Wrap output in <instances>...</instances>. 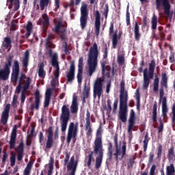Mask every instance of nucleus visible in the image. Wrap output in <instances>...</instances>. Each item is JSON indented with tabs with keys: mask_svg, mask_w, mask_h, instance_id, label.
Here are the masks:
<instances>
[{
	"mask_svg": "<svg viewBox=\"0 0 175 175\" xmlns=\"http://www.w3.org/2000/svg\"><path fill=\"white\" fill-rule=\"evenodd\" d=\"M164 8V12L167 14V17L172 18L173 14H170V4L169 3V0H156V8L157 10L161 9V6Z\"/></svg>",
	"mask_w": 175,
	"mask_h": 175,
	"instance_id": "obj_12",
	"label": "nucleus"
},
{
	"mask_svg": "<svg viewBox=\"0 0 175 175\" xmlns=\"http://www.w3.org/2000/svg\"><path fill=\"white\" fill-rule=\"evenodd\" d=\"M55 39V37L53 34H49L45 40V47L47 49L49 57H51V65L53 68H55V70L53 71L55 79L51 82L52 87H55V81L58 80L59 77V63L58 62V55L57 53L53 54V49L55 48V45L53 43V40Z\"/></svg>",
	"mask_w": 175,
	"mask_h": 175,
	"instance_id": "obj_1",
	"label": "nucleus"
},
{
	"mask_svg": "<svg viewBox=\"0 0 175 175\" xmlns=\"http://www.w3.org/2000/svg\"><path fill=\"white\" fill-rule=\"evenodd\" d=\"M107 157H109V161H112L113 159V144L109 142L108 144V151L107 153Z\"/></svg>",
	"mask_w": 175,
	"mask_h": 175,
	"instance_id": "obj_40",
	"label": "nucleus"
},
{
	"mask_svg": "<svg viewBox=\"0 0 175 175\" xmlns=\"http://www.w3.org/2000/svg\"><path fill=\"white\" fill-rule=\"evenodd\" d=\"M35 102L34 104H31L30 105L31 111H33V110H39L40 105V92L38 90L35 92Z\"/></svg>",
	"mask_w": 175,
	"mask_h": 175,
	"instance_id": "obj_21",
	"label": "nucleus"
},
{
	"mask_svg": "<svg viewBox=\"0 0 175 175\" xmlns=\"http://www.w3.org/2000/svg\"><path fill=\"white\" fill-rule=\"evenodd\" d=\"M76 66H75V60L70 62V69L66 72L67 83H72L75 80V72Z\"/></svg>",
	"mask_w": 175,
	"mask_h": 175,
	"instance_id": "obj_18",
	"label": "nucleus"
},
{
	"mask_svg": "<svg viewBox=\"0 0 175 175\" xmlns=\"http://www.w3.org/2000/svg\"><path fill=\"white\" fill-rule=\"evenodd\" d=\"M94 152H91L88 155V166L91 165V163H95V158H94Z\"/></svg>",
	"mask_w": 175,
	"mask_h": 175,
	"instance_id": "obj_47",
	"label": "nucleus"
},
{
	"mask_svg": "<svg viewBox=\"0 0 175 175\" xmlns=\"http://www.w3.org/2000/svg\"><path fill=\"white\" fill-rule=\"evenodd\" d=\"M135 124H136V115L135 113V111H133V109H131L127 127L128 133H129L130 135H132V131L133 129V127L135 126Z\"/></svg>",
	"mask_w": 175,
	"mask_h": 175,
	"instance_id": "obj_17",
	"label": "nucleus"
},
{
	"mask_svg": "<svg viewBox=\"0 0 175 175\" xmlns=\"http://www.w3.org/2000/svg\"><path fill=\"white\" fill-rule=\"evenodd\" d=\"M79 110V104H72L70 106V111L72 114L77 113Z\"/></svg>",
	"mask_w": 175,
	"mask_h": 175,
	"instance_id": "obj_48",
	"label": "nucleus"
},
{
	"mask_svg": "<svg viewBox=\"0 0 175 175\" xmlns=\"http://www.w3.org/2000/svg\"><path fill=\"white\" fill-rule=\"evenodd\" d=\"M83 62H84V57H79V62H78V73L77 75V81L79 84H80V83H81L83 80V69L84 68Z\"/></svg>",
	"mask_w": 175,
	"mask_h": 175,
	"instance_id": "obj_20",
	"label": "nucleus"
},
{
	"mask_svg": "<svg viewBox=\"0 0 175 175\" xmlns=\"http://www.w3.org/2000/svg\"><path fill=\"white\" fill-rule=\"evenodd\" d=\"M85 99H88V85L87 81L85 82L82 90V102L85 103Z\"/></svg>",
	"mask_w": 175,
	"mask_h": 175,
	"instance_id": "obj_31",
	"label": "nucleus"
},
{
	"mask_svg": "<svg viewBox=\"0 0 175 175\" xmlns=\"http://www.w3.org/2000/svg\"><path fill=\"white\" fill-rule=\"evenodd\" d=\"M168 159L169 161H174L175 159L174 146H171L168 150Z\"/></svg>",
	"mask_w": 175,
	"mask_h": 175,
	"instance_id": "obj_39",
	"label": "nucleus"
},
{
	"mask_svg": "<svg viewBox=\"0 0 175 175\" xmlns=\"http://www.w3.org/2000/svg\"><path fill=\"white\" fill-rule=\"evenodd\" d=\"M153 92H158L159 91V77L156 75L153 81Z\"/></svg>",
	"mask_w": 175,
	"mask_h": 175,
	"instance_id": "obj_35",
	"label": "nucleus"
},
{
	"mask_svg": "<svg viewBox=\"0 0 175 175\" xmlns=\"http://www.w3.org/2000/svg\"><path fill=\"white\" fill-rule=\"evenodd\" d=\"M8 63L4 66V68H8V70H10V66H12V61H13V56L9 55L8 59Z\"/></svg>",
	"mask_w": 175,
	"mask_h": 175,
	"instance_id": "obj_45",
	"label": "nucleus"
},
{
	"mask_svg": "<svg viewBox=\"0 0 175 175\" xmlns=\"http://www.w3.org/2000/svg\"><path fill=\"white\" fill-rule=\"evenodd\" d=\"M79 131V124H75L74 122H70L68 126L66 142L68 144H70L72 139L76 140L77 137V131Z\"/></svg>",
	"mask_w": 175,
	"mask_h": 175,
	"instance_id": "obj_10",
	"label": "nucleus"
},
{
	"mask_svg": "<svg viewBox=\"0 0 175 175\" xmlns=\"http://www.w3.org/2000/svg\"><path fill=\"white\" fill-rule=\"evenodd\" d=\"M118 65L122 66L125 64V57L124 55H118L117 58Z\"/></svg>",
	"mask_w": 175,
	"mask_h": 175,
	"instance_id": "obj_44",
	"label": "nucleus"
},
{
	"mask_svg": "<svg viewBox=\"0 0 175 175\" xmlns=\"http://www.w3.org/2000/svg\"><path fill=\"white\" fill-rule=\"evenodd\" d=\"M55 12H58V9H59V0H55Z\"/></svg>",
	"mask_w": 175,
	"mask_h": 175,
	"instance_id": "obj_62",
	"label": "nucleus"
},
{
	"mask_svg": "<svg viewBox=\"0 0 175 175\" xmlns=\"http://www.w3.org/2000/svg\"><path fill=\"white\" fill-rule=\"evenodd\" d=\"M46 132H47V135H46L47 139H46L45 147L46 150H49L54 145V139L53 138V137L54 136V128L52 126H50L48 128Z\"/></svg>",
	"mask_w": 175,
	"mask_h": 175,
	"instance_id": "obj_14",
	"label": "nucleus"
},
{
	"mask_svg": "<svg viewBox=\"0 0 175 175\" xmlns=\"http://www.w3.org/2000/svg\"><path fill=\"white\" fill-rule=\"evenodd\" d=\"M10 111V104H7L1 114V124H3V125H6V124H8V120H9Z\"/></svg>",
	"mask_w": 175,
	"mask_h": 175,
	"instance_id": "obj_22",
	"label": "nucleus"
},
{
	"mask_svg": "<svg viewBox=\"0 0 175 175\" xmlns=\"http://www.w3.org/2000/svg\"><path fill=\"white\" fill-rule=\"evenodd\" d=\"M10 3H14V10L17 12L20 9V0H10Z\"/></svg>",
	"mask_w": 175,
	"mask_h": 175,
	"instance_id": "obj_46",
	"label": "nucleus"
},
{
	"mask_svg": "<svg viewBox=\"0 0 175 175\" xmlns=\"http://www.w3.org/2000/svg\"><path fill=\"white\" fill-rule=\"evenodd\" d=\"M139 65L140 67L138 68V72L139 73H144L142 88L143 90H147L150 85V81L154 79V73L155 72V66H157V64L155 63V60L152 59L149 63L148 68H146L144 71L143 68H144V66L146 65L144 59L140 62Z\"/></svg>",
	"mask_w": 175,
	"mask_h": 175,
	"instance_id": "obj_3",
	"label": "nucleus"
},
{
	"mask_svg": "<svg viewBox=\"0 0 175 175\" xmlns=\"http://www.w3.org/2000/svg\"><path fill=\"white\" fill-rule=\"evenodd\" d=\"M88 5L85 2L82 1L81 7V17H80V24L81 28L84 29L87 27V20L88 17Z\"/></svg>",
	"mask_w": 175,
	"mask_h": 175,
	"instance_id": "obj_11",
	"label": "nucleus"
},
{
	"mask_svg": "<svg viewBox=\"0 0 175 175\" xmlns=\"http://www.w3.org/2000/svg\"><path fill=\"white\" fill-rule=\"evenodd\" d=\"M16 137H17V133H12L10 140V148L13 150L16 146Z\"/></svg>",
	"mask_w": 175,
	"mask_h": 175,
	"instance_id": "obj_34",
	"label": "nucleus"
},
{
	"mask_svg": "<svg viewBox=\"0 0 175 175\" xmlns=\"http://www.w3.org/2000/svg\"><path fill=\"white\" fill-rule=\"evenodd\" d=\"M31 78L29 77H27L26 83L23 86V91L21 95V105H24V103L25 102V94H27V91H28V89L31 85Z\"/></svg>",
	"mask_w": 175,
	"mask_h": 175,
	"instance_id": "obj_19",
	"label": "nucleus"
},
{
	"mask_svg": "<svg viewBox=\"0 0 175 175\" xmlns=\"http://www.w3.org/2000/svg\"><path fill=\"white\" fill-rule=\"evenodd\" d=\"M37 24L38 25H41L43 33H46L49 27H50V17L47 14H43L42 18L38 19Z\"/></svg>",
	"mask_w": 175,
	"mask_h": 175,
	"instance_id": "obj_13",
	"label": "nucleus"
},
{
	"mask_svg": "<svg viewBox=\"0 0 175 175\" xmlns=\"http://www.w3.org/2000/svg\"><path fill=\"white\" fill-rule=\"evenodd\" d=\"M113 140L116 148L115 153H113V155L116 157V161H118V159H120V161H122L125 155H126V143H123L121 150V148H118V137L117 135H115ZM120 156L121 157L118 158Z\"/></svg>",
	"mask_w": 175,
	"mask_h": 175,
	"instance_id": "obj_9",
	"label": "nucleus"
},
{
	"mask_svg": "<svg viewBox=\"0 0 175 175\" xmlns=\"http://www.w3.org/2000/svg\"><path fill=\"white\" fill-rule=\"evenodd\" d=\"M158 109V104L157 102H154L153 107H152V118L153 122H157L158 121L157 116L158 113L157 112V110Z\"/></svg>",
	"mask_w": 175,
	"mask_h": 175,
	"instance_id": "obj_32",
	"label": "nucleus"
},
{
	"mask_svg": "<svg viewBox=\"0 0 175 175\" xmlns=\"http://www.w3.org/2000/svg\"><path fill=\"white\" fill-rule=\"evenodd\" d=\"M39 143L42 144V142L44 140V137L43 136V133L40 131L38 134Z\"/></svg>",
	"mask_w": 175,
	"mask_h": 175,
	"instance_id": "obj_60",
	"label": "nucleus"
},
{
	"mask_svg": "<svg viewBox=\"0 0 175 175\" xmlns=\"http://www.w3.org/2000/svg\"><path fill=\"white\" fill-rule=\"evenodd\" d=\"M33 28V25L32 24V22L29 21L26 26V31H27L25 33L26 39H28L29 36H31V33H32Z\"/></svg>",
	"mask_w": 175,
	"mask_h": 175,
	"instance_id": "obj_33",
	"label": "nucleus"
},
{
	"mask_svg": "<svg viewBox=\"0 0 175 175\" xmlns=\"http://www.w3.org/2000/svg\"><path fill=\"white\" fill-rule=\"evenodd\" d=\"M162 157V144H159L157 147V158Z\"/></svg>",
	"mask_w": 175,
	"mask_h": 175,
	"instance_id": "obj_53",
	"label": "nucleus"
},
{
	"mask_svg": "<svg viewBox=\"0 0 175 175\" xmlns=\"http://www.w3.org/2000/svg\"><path fill=\"white\" fill-rule=\"evenodd\" d=\"M50 99L51 98H44V107H49L50 106Z\"/></svg>",
	"mask_w": 175,
	"mask_h": 175,
	"instance_id": "obj_64",
	"label": "nucleus"
},
{
	"mask_svg": "<svg viewBox=\"0 0 175 175\" xmlns=\"http://www.w3.org/2000/svg\"><path fill=\"white\" fill-rule=\"evenodd\" d=\"M151 24H152L151 28H152V31H155V29H157V27L158 25V17L157 16V15H155V14H154L152 17Z\"/></svg>",
	"mask_w": 175,
	"mask_h": 175,
	"instance_id": "obj_37",
	"label": "nucleus"
},
{
	"mask_svg": "<svg viewBox=\"0 0 175 175\" xmlns=\"http://www.w3.org/2000/svg\"><path fill=\"white\" fill-rule=\"evenodd\" d=\"M103 79L98 78L96 80L95 84H94V94L97 95L98 99L100 98V96H102V94H103Z\"/></svg>",
	"mask_w": 175,
	"mask_h": 175,
	"instance_id": "obj_16",
	"label": "nucleus"
},
{
	"mask_svg": "<svg viewBox=\"0 0 175 175\" xmlns=\"http://www.w3.org/2000/svg\"><path fill=\"white\" fill-rule=\"evenodd\" d=\"M120 39V37L117 35V32H115V33L112 36V48L113 49H117V45L118 44V40Z\"/></svg>",
	"mask_w": 175,
	"mask_h": 175,
	"instance_id": "obj_38",
	"label": "nucleus"
},
{
	"mask_svg": "<svg viewBox=\"0 0 175 175\" xmlns=\"http://www.w3.org/2000/svg\"><path fill=\"white\" fill-rule=\"evenodd\" d=\"M148 142H150V137L148 136V132L146 133L144 143V151L146 152L147 151V148L148 147Z\"/></svg>",
	"mask_w": 175,
	"mask_h": 175,
	"instance_id": "obj_41",
	"label": "nucleus"
},
{
	"mask_svg": "<svg viewBox=\"0 0 175 175\" xmlns=\"http://www.w3.org/2000/svg\"><path fill=\"white\" fill-rule=\"evenodd\" d=\"M117 107H118V98H116L113 103V112H116L117 111Z\"/></svg>",
	"mask_w": 175,
	"mask_h": 175,
	"instance_id": "obj_61",
	"label": "nucleus"
},
{
	"mask_svg": "<svg viewBox=\"0 0 175 175\" xmlns=\"http://www.w3.org/2000/svg\"><path fill=\"white\" fill-rule=\"evenodd\" d=\"M134 38L137 42H139L140 38H142V33H140V27H139V23H137V21L135 22Z\"/></svg>",
	"mask_w": 175,
	"mask_h": 175,
	"instance_id": "obj_28",
	"label": "nucleus"
},
{
	"mask_svg": "<svg viewBox=\"0 0 175 175\" xmlns=\"http://www.w3.org/2000/svg\"><path fill=\"white\" fill-rule=\"evenodd\" d=\"M104 47H105V49H104V54H103V58L104 59H106V58H107V54H108V52H107V44L105 43L103 44Z\"/></svg>",
	"mask_w": 175,
	"mask_h": 175,
	"instance_id": "obj_57",
	"label": "nucleus"
},
{
	"mask_svg": "<svg viewBox=\"0 0 175 175\" xmlns=\"http://www.w3.org/2000/svg\"><path fill=\"white\" fill-rule=\"evenodd\" d=\"M25 79L27 80V76L23 72L20 75V64L17 60H15L12 66V72L11 74V83H12L13 85L16 86L17 81H18V84L16 88L15 94H20L21 92V88H23V84H24L23 81H24Z\"/></svg>",
	"mask_w": 175,
	"mask_h": 175,
	"instance_id": "obj_4",
	"label": "nucleus"
},
{
	"mask_svg": "<svg viewBox=\"0 0 175 175\" xmlns=\"http://www.w3.org/2000/svg\"><path fill=\"white\" fill-rule=\"evenodd\" d=\"M94 154L98 155L96 158L95 168L99 169V167L102 166V161H103V152L105 151L103 149V144H102V130H100V129H98L96 132V137L94 141Z\"/></svg>",
	"mask_w": 175,
	"mask_h": 175,
	"instance_id": "obj_5",
	"label": "nucleus"
},
{
	"mask_svg": "<svg viewBox=\"0 0 175 175\" xmlns=\"http://www.w3.org/2000/svg\"><path fill=\"white\" fill-rule=\"evenodd\" d=\"M101 69H102V76L104 78L105 76H107L108 78L110 77V74L111 73V66L107 65L106 66V62H103L101 64ZM107 70V73H106Z\"/></svg>",
	"mask_w": 175,
	"mask_h": 175,
	"instance_id": "obj_26",
	"label": "nucleus"
},
{
	"mask_svg": "<svg viewBox=\"0 0 175 175\" xmlns=\"http://www.w3.org/2000/svg\"><path fill=\"white\" fill-rule=\"evenodd\" d=\"M70 119V111H69V107L66 105H64L62 107V113L60 116L62 132H66L68 122H69Z\"/></svg>",
	"mask_w": 175,
	"mask_h": 175,
	"instance_id": "obj_8",
	"label": "nucleus"
},
{
	"mask_svg": "<svg viewBox=\"0 0 175 175\" xmlns=\"http://www.w3.org/2000/svg\"><path fill=\"white\" fill-rule=\"evenodd\" d=\"M100 31V13L99 11H96L95 14V33L96 36H99Z\"/></svg>",
	"mask_w": 175,
	"mask_h": 175,
	"instance_id": "obj_23",
	"label": "nucleus"
},
{
	"mask_svg": "<svg viewBox=\"0 0 175 175\" xmlns=\"http://www.w3.org/2000/svg\"><path fill=\"white\" fill-rule=\"evenodd\" d=\"M17 159L19 161H23L24 154V142L21 141L17 147Z\"/></svg>",
	"mask_w": 175,
	"mask_h": 175,
	"instance_id": "obj_27",
	"label": "nucleus"
},
{
	"mask_svg": "<svg viewBox=\"0 0 175 175\" xmlns=\"http://www.w3.org/2000/svg\"><path fill=\"white\" fill-rule=\"evenodd\" d=\"M9 75H10V70L8 69V67H5L4 69L0 70V80L3 81H6L9 79Z\"/></svg>",
	"mask_w": 175,
	"mask_h": 175,
	"instance_id": "obj_29",
	"label": "nucleus"
},
{
	"mask_svg": "<svg viewBox=\"0 0 175 175\" xmlns=\"http://www.w3.org/2000/svg\"><path fill=\"white\" fill-rule=\"evenodd\" d=\"M114 32V22L110 23V26L109 29V33L111 35Z\"/></svg>",
	"mask_w": 175,
	"mask_h": 175,
	"instance_id": "obj_56",
	"label": "nucleus"
},
{
	"mask_svg": "<svg viewBox=\"0 0 175 175\" xmlns=\"http://www.w3.org/2000/svg\"><path fill=\"white\" fill-rule=\"evenodd\" d=\"M23 69L25 73L28 72V65L29 64V51L27 50L25 52V57L22 60Z\"/></svg>",
	"mask_w": 175,
	"mask_h": 175,
	"instance_id": "obj_24",
	"label": "nucleus"
},
{
	"mask_svg": "<svg viewBox=\"0 0 175 175\" xmlns=\"http://www.w3.org/2000/svg\"><path fill=\"white\" fill-rule=\"evenodd\" d=\"M45 98L51 99V89H47L45 93Z\"/></svg>",
	"mask_w": 175,
	"mask_h": 175,
	"instance_id": "obj_59",
	"label": "nucleus"
},
{
	"mask_svg": "<svg viewBox=\"0 0 175 175\" xmlns=\"http://www.w3.org/2000/svg\"><path fill=\"white\" fill-rule=\"evenodd\" d=\"M3 46L5 49H9L12 46V40L9 37H5L4 38V42H3Z\"/></svg>",
	"mask_w": 175,
	"mask_h": 175,
	"instance_id": "obj_43",
	"label": "nucleus"
},
{
	"mask_svg": "<svg viewBox=\"0 0 175 175\" xmlns=\"http://www.w3.org/2000/svg\"><path fill=\"white\" fill-rule=\"evenodd\" d=\"M77 168V161H75V156L71 157L70 162L67 165L68 170H71L70 173L76 174Z\"/></svg>",
	"mask_w": 175,
	"mask_h": 175,
	"instance_id": "obj_25",
	"label": "nucleus"
},
{
	"mask_svg": "<svg viewBox=\"0 0 175 175\" xmlns=\"http://www.w3.org/2000/svg\"><path fill=\"white\" fill-rule=\"evenodd\" d=\"M166 170L167 175H174V165L170 164V165H167L166 167Z\"/></svg>",
	"mask_w": 175,
	"mask_h": 175,
	"instance_id": "obj_42",
	"label": "nucleus"
},
{
	"mask_svg": "<svg viewBox=\"0 0 175 175\" xmlns=\"http://www.w3.org/2000/svg\"><path fill=\"white\" fill-rule=\"evenodd\" d=\"M61 27H64V25H62V23L59 22L53 29V31L59 35L62 40H65L66 39V27L61 28Z\"/></svg>",
	"mask_w": 175,
	"mask_h": 175,
	"instance_id": "obj_15",
	"label": "nucleus"
},
{
	"mask_svg": "<svg viewBox=\"0 0 175 175\" xmlns=\"http://www.w3.org/2000/svg\"><path fill=\"white\" fill-rule=\"evenodd\" d=\"M98 57H99V51L96 42L90 47L88 54V75L92 76V74L96 72L98 68Z\"/></svg>",
	"mask_w": 175,
	"mask_h": 175,
	"instance_id": "obj_6",
	"label": "nucleus"
},
{
	"mask_svg": "<svg viewBox=\"0 0 175 175\" xmlns=\"http://www.w3.org/2000/svg\"><path fill=\"white\" fill-rule=\"evenodd\" d=\"M159 122H160V125L158 127V133H161V132H163V122H162V119L160 118L159 120Z\"/></svg>",
	"mask_w": 175,
	"mask_h": 175,
	"instance_id": "obj_54",
	"label": "nucleus"
},
{
	"mask_svg": "<svg viewBox=\"0 0 175 175\" xmlns=\"http://www.w3.org/2000/svg\"><path fill=\"white\" fill-rule=\"evenodd\" d=\"M119 119L126 122L128 114V91L125 90V81H120Z\"/></svg>",
	"mask_w": 175,
	"mask_h": 175,
	"instance_id": "obj_2",
	"label": "nucleus"
},
{
	"mask_svg": "<svg viewBox=\"0 0 175 175\" xmlns=\"http://www.w3.org/2000/svg\"><path fill=\"white\" fill-rule=\"evenodd\" d=\"M10 166L13 167L16 165V154L12 153V156L10 157Z\"/></svg>",
	"mask_w": 175,
	"mask_h": 175,
	"instance_id": "obj_51",
	"label": "nucleus"
},
{
	"mask_svg": "<svg viewBox=\"0 0 175 175\" xmlns=\"http://www.w3.org/2000/svg\"><path fill=\"white\" fill-rule=\"evenodd\" d=\"M156 169H157V166H155V165H152L150 170V175H155Z\"/></svg>",
	"mask_w": 175,
	"mask_h": 175,
	"instance_id": "obj_63",
	"label": "nucleus"
},
{
	"mask_svg": "<svg viewBox=\"0 0 175 175\" xmlns=\"http://www.w3.org/2000/svg\"><path fill=\"white\" fill-rule=\"evenodd\" d=\"M107 107L105 108V110H107V114L109 116V114L111 113V101L110 100V99H108L107 100Z\"/></svg>",
	"mask_w": 175,
	"mask_h": 175,
	"instance_id": "obj_50",
	"label": "nucleus"
},
{
	"mask_svg": "<svg viewBox=\"0 0 175 175\" xmlns=\"http://www.w3.org/2000/svg\"><path fill=\"white\" fill-rule=\"evenodd\" d=\"M135 163V158H130L127 163L128 169H132Z\"/></svg>",
	"mask_w": 175,
	"mask_h": 175,
	"instance_id": "obj_52",
	"label": "nucleus"
},
{
	"mask_svg": "<svg viewBox=\"0 0 175 175\" xmlns=\"http://www.w3.org/2000/svg\"><path fill=\"white\" fill-rule=\"evenodd\" d=\"M70 158V155L68 152H66V157L64 159V166H66L68 165V163L69 162V159Z\"/></svg>",
	"mask_w": 175,
	"mask_h": 175,
	"instance_id": "obj_58",
	"label": "nucleus"
},
{
	"mask_svg": "<svg viewBox=\"0 0 175 175\" xmlns=\"http://www.w3.org/2000/svg\"><path fill=\"white\" fill-rule=\"evenodd\" d=\"M136 94H135V98L137 99V109L139 110L140 109V93H139V89L137 90L136 91Z\"/></svg>",
	"mask_w": 175,
	"mask_h": 175,
	"instance_id": "obj_49",
	"label": "nucleus"
},
{
	"mask_svg": "<svg viewBox=\"0 0 175 175\" xmlns=\"http://www.w3.org/2000/svg\"><path fill=\"white\" fill-rule=\"evenodd\" d=\"M38 77L40 79L46 77V71L44 70V63L41 62L38 64Z\"/></svg>",
	"mask_w": 175,
	"mask_h": 175,
	"instance_id": "obj_30",
	"label": "nucleus"
},
{
	"mask_svg": "<svg viewBox=\"0 0 175 175\" xmlns=\"http://www.w3.org/2000/svg\"><path fill=\"white\" fill-rule=\"evenodd\" d=\"M169 80V77H167V74L166 72H163L161 74V85L162 88L159 90V101L162 102V116L163 118H166L167 117V111H169V109H167V98L166 96H163L165 95V90L163 88L167 89V81Z\"/></svg>",
	"mask_w": 175,
	"mask_h": 175,
	"instance_id": "obj_7",
	"label": "nucleus"
},
{
	"mask_svg": "<svg viewBox=\"0 0 175 175\" xmlns=\"http://www.w3.org/2000/svg\"><path fill=\"white\" fill-rule=\"evenodd\" d=\"M51 5V0H40V9L43 11L46 8Z\"/></svg>",
	"mask_w": 175,
	"mask_h": 175,
	"instance_id": "obj_36",
	"label": "nucleus"
},
{
	"mask_svg": "<svg viewBox=\"0 0 175 175\" xmlns=\"http://www.w3.org/2000/svg\"><path fill=\"white\" fill-rule=\"evenodd\" d=\"M172 124H174V122H175V103H174L172 105Z\"/></svg>",
	"mask_w": 175,
	"mask_h": 175,
	"instance_id": "obj_55",
	"label": "nucleus"
}]
</instances>
